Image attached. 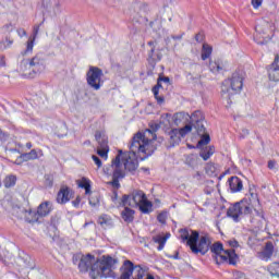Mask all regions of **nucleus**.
Returning <instances> with one entry per match:
<instances>
[{
  "mask_svg": "<svg viewBox=\"0 0 279 279\" xmlns=\"http://www.w3.org/2000/svg\"><path fill=\"white\" fill-rule=\"evenodd\" d=\"M258 206H260L258 194L251 192L248 197L228 208L227 217H230L233 221H239L243 217H250L252 223L257 221L256 228H263L265 216L263 215V210L258 209Z\"/></svg>",
  "mask_w": 279,
  "mask_h": 279,
  "instance_id": "f03ea898",
  "label": "nucleus"
},
{
  "mask_svg": "<svg viewBox=\"0 0 279 279\" xmlns=\"http://www.w3.org/2000/svg\"><path fill=\"white\" fill-rule=\"evenodd\" d=\"M169 239H171V233H166L165 235L159 234L154 238L155 243H158L159 245L157 247L159 252H162V250H165V245L167 244V241H169Z\"/></svg>",
  "mask_w": 279,
  "mask_h": 279,
  "instance_id": "412c9836",
  "label": "nucleus"
},
{
  "mask_svg": "<svg viewBox=\"0 0 279 279\" xmlns=\"http://www.w3.org/2000/svg\"><path fill=\"white\" fill-rule=\"evenodd\" d=\"M46 8L54 15L60 14V2L58 0H50V4H46Z\"/></svg>",
  "mask_w": 279,
  "mask_h": 279,
  "instance_id": "c85d7f7f",
  "label": "nucleus"
},
{
  "mask_svg": "<svg viewBox=\"0 0 279 279\" xmlns=\"http://www.w3.org/2000/svg\"><path fill=\"white\" fill-rule=\"evenodd\" d=\"M213 154H215V148L207 147L205 150L201 153V158H203V160H208L210 156H213Z\"/></svg>",
  "mask_w": 279,
  "mask_h": 279,
  "instance_id": "2f4dec72",
  "label": "nucleus"
},
{
  "mask_svg": "<svg viewBox=\"0 0 279 279\" xmlns=\"http://www.w3.org/2000/svg\"><path fill=\"white\" fill-rule=\"evenodd\" d=\"M89 204H90L92 206H96L95 204H93V201H92V199H89Z\"/></svg>",
  "mask_w": 279,
  "mask_h": 279,
  "instance_id": "e2e57ef3",
  "label": "nucleus"
},
{
  "mask_svg": "<svg viewBox=\"0 0 279 279\" xmlns=\"http://www.w3.org/2000/svg\"><path fill=\"white\" fill-rule=\"evenodd\" d=\"M81 202H82V198H80V196H77L75 198V201L72 202V206H74V208H80Z\"/></svg>",
  "mask_w": 279,
  "mask_h": 279,
  "instance_id": "49530a36",
  "label": "nucleus"
},
{
  "mask_svg": "<svg viewBox=\"0 0 279 279\" xmlns=\"http://www.w3.org/2000/svg\"><path fill=\"white\" fill-rule=\"evenodd\" d=\"M120 206H130V208H138L143 215H149L154 210V204L147 199L145 192L135 190L130 195H124Z\"/></svg>",
  "mask_w": 279,
  "mask_h": 279,
  "instance_id": "423d86ee",
  "label": "nucleus"
},
{
  "mask_svg": "<svg viewBox=\"0 0 279 279\" xmlns=\"http://www.w3.org/2000/svg\"><path fill=\"white\" fill-rule=\"evenodd\" d=\"M169 137H170V144L172 147H175V145H180V143L183 138L179 129L171 130L169 133Z\"/></svg>",
  "mask_w": 279,
  "mask_h": 279,
  "instance_id": "5701e85b",
  "label": "nucleus"
},
{
  "mask_svg": "<svg viewBox=\"0 0 279 279\" xmlns=\"http://www.w3.org/2000/svg\"><path fill=\"white\" fill-rule=\"evenodd\" d=\"M167 217H168L167 211H162L157 216V219L159 223H167Z\"/></svg>",
  "mask_w": 279,
  "mask_h": 279,
  "instance_id": "58836bf2",
  "label": "nucleus"
},
{
  "mask_svg": "<svg viewBox=\"0 0 279 279\" xmlns=\"http://www.w3.org/2000/svg\"><path fill=\"white\" fill-rule=\"evenodd\" d=\"M155 99H157V104H163L165 102L163 97L157 96V97H155Z\"/></svg>",
  "mask_w": 279,
  "mask_h": 279,
  "instance_id": "5fc2aeb1",
  "label": "nucleus"
},
{
  "mask_svg": "<svg viewBox=\"0 0 279 279\" xmlns=\"http://www.w3.org/2000/svg\"><path fill=\"white\" fill-rule=\"evenodd\" d=\"M77 184L80 189H84L85 195H90V181L88 179L82 178Z\"/></svg>",
  "mask_w": 279,
  "mask_h": 279,
  "instance_id": "bb28decb",
  "label": "nucleus"
},
{
  "mask_svg": "<svg viewBox=\"0 0 279 279\" xmlns=\"http://www.w3.org/2000/svg\"><path fill=\"white\" fill-rule=\"evenodd\" d=\"M60 128L63 132L62 133H57V136H59V138H62V136H66V125L61 124Z\"/></svg>",
  "mask_w": 279,
  "mask_h": 279,
  "instance_id": "c03bdc74",
  "label": "nucleus"
},
{
  "mask_svg": "<svg viewBox=\"0 0 279 279\" xmlns=\"http://www.w3.org/2000/svg\"><path fill=\"white\" fill-rule=\"evenodd\" d=\"M228 182L231 193H240V191H243V181H241L239 177H231Z\"/></svg>",
  "mask_w": 279,
  "mask_h": 279,
  "instance_id": "f3484780",
  "label": "nucleus"
},
{
  "mask_svg": "<svg viewBox=\"0 0 279 279\" xmlns=\"http://www.w3.org/2000/svg\"><path fill=\"white\" fill-rule=\"evenodd\" d=\"M124 207L125 208L121 211V217L123 221H125L126 223H132V221H134L135 211L134 209H132L133 207H128V206H124Z\"/></svg>",
  "mask_w": 279,
  "mask_h": 279,
  "instance_id": "b1692460",
  "label": "nucleus"
},
{
  "mask_svg": "<svg viewBox=\"0 0 279 279\" xmlns=\"http://www.w3.org/2000/svg\"><path fill=\"white\" fill-rule=\"evenodd\" d=\"M160 125H163V128H171L173 125L172 116L169 113H165L160 118Z\"/></svg>",
  "mask_w": 279,
  "mask_h": 279,
  "instance_id": "c756f323",
  "label": "nucleus"
},
{
  "mask_svg": "<svg viewBox=\"0 0 279 279\" xmlns=\"http://www.w3.org/2000/svg\"><path fill=\"white\" fill-rule=\"evenodd\" d=\"M226 69V64L221 61H210L209 70L211 73H221Z\"/></svg>",
  "mask_w": 279,
  "mask_h": 279,
  "instance_id": "a878e982",
  "label": "nucleus"
},
{
  "mask_svg": "<svg viewBox=\"0 0 279 279\" xmlns=\"http://www.w3.org/2000/svg\"><path fill=\"white\" fill-rule=\"evenodd\" d=\"M189 123L185 124L183 128L178 129L181 136L184 138V136H186V134H191V132H193V134H197V130L195 129V125H197V123H192L191 120H187Z\"/></svg>",
  "mask_w": 279,
  "mask_h": 279,
  "instance_id": "4be33fe9",
  "label": "nucleus"
},
{
  "mask_svg": "<svg viewBox=\"0 0 279 279\" xmlns=\"http://www.w3.org/2000/svg\"><path fill=\"white\" fill-rule=\"evenodd\" d=\"M16 32H17V36H20V38L27 36V32H25L23 28H19Z\"/></svg>",
  "mask_w": 279,
  "mask_h": 279,
  "instance_id": "09e8293b",
  "label": "nucleus"
},
{
  "mask_svg": "<svg viewBox=\"0 0 279 279\" xmlns=\"http://www.w3.org/2000/svg\"><path fill=\"white\" fill-rule=\"evenodd\" d=\"M4 32H14V25L12 24H7L4 27H3Z\"/></svg>",
  "mask_w": 279,
  "mask_h": 279,
  "instance_id": "de8ad7c7",
  "label": "nucleus"
},
{
  "mask_svg": "<svg viewBox=\"0 0 279 279\" xmlns=\"http://www.w3.org/2000/svg\"><path fill=\"white\" fill-rule=\"evenodd\" d=\"M73 190L69 189L68 186H62L57 195L58 204H68L73 199Z\"/></svg>",
  "mask_w": 279,
  "mask_h": 279,
  "instance_id": "2eb2a0df",
  "label": "nucleus"
},
{
  "mask_svg": "<svg viewBox=\"0 0 279 279\" xmlns=\"http://www.w3.org/2000/svg\"><path fill=\"white\" fill-rule=\"evenodd\" d=\"M271 256H274V244L271 242H267L265 248L258 253V258L267 262Z\"/></svg>",
  "mask_w": 279,
  "mask_h": 279,
  "instance_id": "a211bd4d",
  "label": "nucleus"
},
{
  "mask_svg": "<svg viewBox=\"0 0 279 279\" xmlns=\"http://www.w3.org/2000/svg\"><path fill=\"white\" fill-rule=\"evenodd\" d=\"M13 215H16L19 219L28 221V223H36V221H38V213L32 209H23L21 207L13 208Z\"/></svg>",
  "mask_w": 279,
  "mask_h": 279,
  "instance_id": "4468645a",
  "label": "nucleus"
},
{
  "mask_svg": "<svg viewBox=\"0 0 279 279\" xmlns=\"http://www.w3.org/2000/svg\"><path fill=\"white\" fill-rule=\"evenodd\" d=\"M268 77L270 82H279V65L271 63L268 68Z\"/></svg>",
  "mask_w": 279,
  "mask_h": 279,
  "instance_id": "393cba45",
  "label": "nucleus"
},
{
  "mask_svg": "<svg viewBox=\"0 0 279 279\" xmlns=\"http://www.w3.org/2000/svg\"><path fill=\"white\" fill-rule=\"evenodd\" d=\"M276 66H279V52L275 56V60L272 62Z\"/></svg>",
  "mask_w": 279,
  "mask_h": 279,
  "instance_id": "864d4df0",
  "label": "nucleus"
},
{
  "mask_svg": "<svg viewBox=\"0 0 279 279\" xmlns=\"http://www.w3.org/2000/svg\"><path fill=\"white\" fill-rule=\"evenodd\" d=\"M197 175H199V172H197Z\"/></svg>",
  "mask_w": 279,
  "mask_h": 279,
  "instance_id": "338daca9",
  "label": "nucleus"
},
{
  "mask_svg": "<svg viewBox=\"0 0 279 279\" xmlns=\"http://www.w3.org/2000/svg\"><path fill=\"white\" fill-rule=\"evenodd\" d=\"M162 82H163L165 84H169V77H160V78L158 80V86H160V84H162Z\"/></svg>",
  "mask_w": 279,
  "mask_h": 279,
  "instance_id": "3c124183",
  "label": "nucleus"
},
{
  "mask_svg": "<svg viewBox=\"0 0 279 279\" xmlns=\"http://www.w3.org/2000/svg\"><path fill=\"white\" fill-rule=\"evenodd\" d=\"M27 149H32V143H26Z\"/></svg>",
  "mask_w": 279,
  "mask_h": 279,
  "instance_id": "052dcab7",
  "label": "nucleus"
},
{
  "mask_svg": "<svg viewBox=\"0 0 279 279\" xmlns=\"http://www.w3.org/2000/svg\"><path fill=\"white\" fill-rule=\"evenodd\" d=\"M35 43L36 39L29 37L28 40L26 41V48L24 49V51H22V56H29L31 53H33Z\"/></svg>",
  "mask_w": 279,
  "mask_h": 279,
  "instance_id": "cd10ccee",
  "label": "nucleus"
},
{
  "mask_svg": "<svg viewBox=\"0 0 279 279\" xmlns=\"http://www.w3.org/2000/svg\"><path fill=\"white\" fill-rule=\"evenodd\" d=\"M157 147L156 133L151 132V130L147 129L144 132L136 133L130 145V151L123 153V150H119L111 165L104 167L105 175H112V181L109 184L113 189H119L121 186L119 180L125 178V171H136L138 169V158L140 160H147L149 156H154Z\"/></svg>",
  "mask_w": 279,
  "mask_h": 279,
  "instance_id": "f257e3e1",
  "label": "nucleus"
},
{
  "mask_svg": "<svg viewBox=\"0 0 279 279\" xmlns=\"http://www.w3.org/2000/svg\"><path fill=\"white\" fill-rule=\"evenodd\" d=\"M243 88V77L239 74H233L231 78L223 81L221 85V97L226 99L227 104H230L232 95L241 93Z\"/></svg>",
  "mask_w": 279,
  "mask_h": 279,
  "instance_id": "6e6552de",
  "label": "nucleus"
},
{
  "mask_svg": "<svg viewBox=\"0 0 279 279\" xmlns=\"http://www.w3.org/2000/svg\"><path fill=\"white\" fill-rule=\"evenodd\" d=\"M153 93H154L155 97H158V88H157V87H155V88L153 89Z\"/></svg>",
  "mask_w": 279,
  "mask_h": 279,
  "instance_id": "13d9d810",
  "label": "nucleus"
},
{
  "mask_svg": "<svg viewBox=\"0 0 279 279\" xmlns=\"http://www.w3.org/2000/svg\"><path fill=\"white\" fill-rule=\"evenodd\" d=\"M271 24L262 21L255 26L254 41L257 45H267L271 40V35H269V29Z\"/></svg>",
  "mask_w": 279,
  "mask_h": 279,
  "instance_id": "9d476101",
  "label": "nucleus"
},
{
  "mask_svg": "<svg viewBox=\"0 0 279 279\" xmlns=\"http://www.w3.org/2000/svg\"><path fill=\"white\" fill-rule=\"evenodd\" d=\"M150 51H151L150 58L156 60V57H157V60H162V54H160V53L156 54V51L154 50V48H151Z\"/></svg>",
  "mask_w": 279,
  "mask_h": 279,
  "instance_id": "79ce46f5",
  "label": "nucleus"
},
{
  "mask_svg": "<svg viewBox=\"0 0 279 279\" xmlns=\"http://www.w3.org/2000/svg\"><path fill=\"white\" fill-rule=\"evenodd\" d=\"M210 56H213V47L208 44H204L202 49V60H208Z\"/></svg>",
  "mask_w": 279,
  "mask_h": 279,
  "instance_id": "7c9ffc66",
  "label": "nucleus"
},
{
  "mask_svg": "<svg viewBox=\"0 0 279 279\" xmlns=\"http://www.w3.org/2000/svg\"><path fill=\"white\" fill-rule=\"evenodd\" d=\"M117 258L105 255L99 259L95 256L87 254L81 257L78 269L83 274L89 270V276L93 279L97 278H114V269L117 268Z\"/></svg>",
  "mask_w": 279,
  "mask_h": 279,
  "instance_id": "7ed1b4c3",
  "label": "nucleus"
},
{
  "mask_svg": "<svg viewBox=\"0 0 279 279\" xmlns=\"http://www.w3.org/2000/svg\"><path fill=\"white\" fill-rule=\"evenodd\" d=\"M185 162L189 167H197V155H189Z\"/></svg>",
  "mask_w": 279,
  "mask_h": 279,
  "instance_id": "f704fd0d",
  "label": "nucleus"
},
{
  "mask_svg": "<svg viewBox=\"0 0 279 279\" xmlns=\"http://www.w3.org/2000/svg\"><path fill=\"white\" fill-rule=\"evenodd\" d=\"M183 121L196 123V125L194 124V129L197 135L201 136V141L197 143L198 149L210 143V135L206 133V128L204 126V112L194 111L191 116L186 112H178L172 116V125H180Z\"/></svg>",
  "mask_w": 279,
  "mask_h": 279,
  "instance_id": "20e7f679",
  "label": "nucleus"
},
{
  "mask_svg": "<svg viewBox=\"0 0 279 279\" xmlns=\"http://www.w3.org/2000/svg\"><path fill=\"white\" fill-rule=\"evenodd\" d=\"M52 208L53 207L51 205V202L46 201L38 206L37 216L38 217H47V215H49L51 213Z\"/></svg>",
  "mask_w": 279,
  "mask_h": 279,
  "instance_id": "6ab92c4d",
  "label": "nucleus"
},
{
  "mask_svg": "<svg viewBox=\"0 0 279 279\" xmlns=\"http://www.w3.org/2000/svg\"><path fill=\"white\" fill-rule=\"evenodd\" d=\"M150 27L151 29H154V32H158L160 29V27H162V22L160 20H155L153 22H150Z\"/></svg>",
  "mask_w": 279,
  "mask_h": 279,
  "instance_id": "4c0bfd02",
  "label": "nucleus"
},
{
  "mask_svg": "<svg viewBox=\"0 0 279 279\" xmlns=\"http://www.w3.org/2000/svg\"><path fill=\"white\" fill-rule=\"evenodd\" d=\"M234 279H247V278L245 277V274H243V272H235Z\"/></svg>",
  "mask_w": 279,
  "mask_h": 279,
  "instance_id": "8fccbe9b",
  "label": "nucleus"
},
{
  "mask_svg": "<svg viewBox=\"0 0 279 279\" xmlns=\"http://www.w3.org/2000/svg\"><path fill=\"white\" fill-rule=\"evenodd\" d=\"M38 32H40V25H35L33 28V36L31 38H34V40H36V38L38 37Z\"/></svg>",
  "mask_w": 279,
  "mask_h": 279,
  "instance_id": "a19ab883",
  "label": "nucleus"
},
{
  "mask_svg": "<svg viewBox=\"0 0 279 279\" xmlns=\"http://www.w3.org/2000/svg\"><path fill=\"white\" fill-rule=\"evenodd\" d=\"M14 184H16V177L15 175H8L4 179V186L5 189H11V186H14Z\"/></svg>",
  "mask_w": 279,
  "mask_h": 279,
  "instance_id": "473e14b6",
  "label": "nucleus"
},
{
  "mask_svg": "<svg viewBox=\"0 0 279 279\" xmlns=\"http://www.w3.org/2000/svg\"><path fill=\"white\" fill-rule=\"evenodd\" d=\"M213 254L216 256L217 263H228V265H234L239 260V255L234 250H223L222 243H215L210 247Z\"/></svg>",
  "mask_w": 279,
  "mask_h": 279,
  "instance_id": "1a4fd4ad",
  "label": "nucleus"
},
{
  "mask_svg": "<svg viewBox=\"0 0 279 279\" xmlns=\"http://www.w3.org/2000/svg\"><path fill=\"white\" fill-rule=\"evenodd\" d=\"M92 159L94 160L95 165L98 167V169H101V159H99V157L93 155Z\"/></svg>",
  "mask_w": 279,
  "mask_h": 279,
  "instance_id": "37998d69",
  "label": "nucleus"
},
{
  "mask_svg": "<svg viewBox=\"0 0 279 279\" xmlns=\"http://www.w3.org/2000/svg\"><path fill=\"white\" fill-rule=\"evenodd\" d=\"M180 236L183 243L191 248L193 254H207L210 250V236L199 235L197 231H190L186 229L180 230Z\"/></svg>",
  "mask_w": 279,
  "mask_h": 279,
  "instance_id": "39448f33",
  "label": "nucleus"
},
{
  "mask_svg": "<svg viewBox=\"0 0 279 279\" xmlns=\"http://www.w3.org/2000/svg\"><path fill=\"white\" fill-rule=\"evenodd\" d=\"M43 156V150L32 149L29 153L23 154L15 160V165H22L23 160H36Z\"/></svg>",
  "mask_w": 279,
  "mask_h": 279,
  "instance_id": "dca6fc26",
  "label": "nucleus"
},
{
  "mask_svg": "<svg viewBox=\"0 0 279 279\" xmlns=\"http://www.w3.org/2000/svg\"><path fill=\"white\" fill-rule=\"evenodd\" d=\"M148 45L151 47V45H154V41H149Z\"/></svg>",
  "mask_w": 279,
  "mask_h": 279,
  "instance_id": "0e129e2a",
  "label": "nucleus"
},
{
  "mask_svg": "<svg viewBox=\"0 0 279 279\" xmlns=\"http://www.w3.org/2000/svg\"><path fill=\"white\" fill-rule=\"evenodd\" d=\"M104 71L97 66H90L86 74L87 84L93 90H99L104 86Z\"/></svg>",
  "mask_w": 279,
  "mask_h": 279,
  "instance_id": "9b49d317",
  "label": "nucleus"
},
{
  "mask_svg": "<svg viewBox=\"0 0 279 279\" xmlns=\"http://www.w3.org/2000/svg\"><path fill=\"white\" fill-rule=\"evenodd\" d=\"M251 3L254 8V10H258V8H260V5H263V0H251Z\"/></svg>",
  "mask_w": 279,
  "mask_h": 279,
  "instance_id": "ea45409f",
  "label": "nucleus"
},
{
  "mask_svg": "<svg viewBox=\"0 0 279 279\" xmlns=\"http://www.w3.org/2000/svg\"><path fill=\"white\" fill-rule=\"evenodd\" d=\"M206 173H208V175H217V166H215L214 163L207 165Z\"/></svg>",
  "mask_w": 279,
  "mask_h": 279,
  "instance_id": "e433bc0d",
  "label": "nucleus"
},
{
  "mask_svg": "<svg viewBox=\"0 0 279 279\" xmlns=\"http://www.w3.org/2000/svg\"><path fill=\"white\" fill-rule=\"evenodd\" d=\"M229 247H239V242L236 240H229L227 241Z\"/></svg>",
  "mask_w": 279,
  "mask_h": 279,
  "instance_id": "a18cd8bd",
  "label": "nucleus"
},
{
  "mask_svg": "<svg viewBox=\"0 0 279 279\" xmlns=\"http://www.w3.org/2000/svg\"><path fill=\"white\" fill-rule=\"evenodd\" d=\"M12 45H14V40L10 39V38H7L5 41L0 43V49L1 50L10 49V47H12Z\"/></svg>",
  "mask_w": 279,
  "mask_h": 279,
  "instance_id": "c9c22d12",
  "label": "nucleus"
},
{
  "mask_svg": "<svg viewBox=\"0 0 279 279\" xmlns=\"http://www.w3.org/2000/svg\"><path fill=\"white\" fill-rule=\"evenodd\" d=\"M117 199V193H114V197H113V201Z\"/></svg>",
  "mask_w": 279,
  "mask_h": 279,
  "instance_id": "69168bd1",
  "label": "nucleus"
},
{
  "mask_svg": "<svg viewBox=\"0 0 279 279\" xmlns=\"http://www.w3.org/2000/svg\"><path fill=\"white\" fill-rule=\"evenodd\" d=\"M268 169H271V170L276 169V161L274 160L268 161Z\"/></svg>",
  "mask_w": 279,
  "mask_h": 279,
  "instance_id": "603ef678",
  "label": "nucleus"
},
{
  "mask_svg": "<svg viewBox=\"0 0 279 279\" xmlns=\"http://www.w3.org/2000/svg\"><path fill=\"white\" fill-rule=\"evenodd\" d=\"M124 14H126V16H130V14H132V11H130V9H126V10L124 11Z\"/></svg>",
  "mask_w": 279,
  "mask_h": 279,
  "instance_id": "bf43d9fd",
  "label": "nucleus"
},
{
  "mask_svg": "<svg viewBox=\"0 0 279 279\" xmlns=\"http://www.w3.org/2000/svg\"><path fill=\"white\" fill-rule=\"evenodd\" d=\"M8 135H5V133H3V131L0 130V141H5Z\"/></svg>",
  "mask_w": 279,
  "mask_h": 279,
  "instance_id": "6e6d98bb",
  "label": "nucleus"
},
{
  "mask_svg": "<svg viewBox=\"0 0 279 279\" xmlns=\"http://www.w3.org/2000/svg\"><path fill=\"white\" fill-rule=\"evenodd\" d=\"M45 59L40 53L35 54L33 58L23 59L19 65V71L23 77H36V75L45 73Z\"/></svg>",
  "mask_w": 279,
  "mask_h": 279,
  "instance_id": "0eeeda50",
  "label": "nucleus"
},
{
  "mask_svg": "<svg viewBox=\"0 0 279 279\" xmlns=\"http://www.w3.org/2000/svg\"><path fill=\"white\" fill-rule=\"evenodd\" d=\"M268 271H269L270 276H276V278H279V263H272L268 267Z\"/></svg>",
  "mask_w": 279,
  "mask_h": 279,
  "instance_id": "72a5a7b5",
  "label": "nucleus"
},
{
  "mask_svg": "<svg viewBox=\"0 0 279 279\" xmlns=\"http://www.w3.org/2000/svg\"><path fill=\"white\" fill-rule=\"evenodd\" d=\"M97 223L98 226L102 227L104 230H109V228H112V226H114L112 218L106 214L98 217Z\"/></svg>",
  "mask_w": 279,
  "mask_h": 279,
  "instance_id": "aec40b11",
  "label": "nucleus"
},
{
  "mask_svg": "<svg viewBox=\"0 0 279 279\" xmlns=\"http://www.w3.org/2000/svg\"><path fill=\"white\" fill-rule=\"evenodd\" d=\"M95 138L98 143V156L105 160H108V151H110V147L108 146V135H106L105 131H96Z\"/></svg>",
  "mask_w": 279,
  "mask_h": 279,
  "instance_id": "ddd939ff",
  "label": "nucleus"
},
{
  "mask_svg": "<svg viewBox=\"0 0 279 279\" xmlns=\"http://www.w3.org/2000/svg\"><path fill=\"white\" fill-rule=\"evenodd\" d=\"M135 271L134 279H143L145 278V269L141 266H134V264L130 260H125L122 266V274L120 279H130Z\"/></svg>",
  "mask_w": 279,
  "mask_h": 279,
  "instance_id": "f8f14e48",
  "label": "nucleus"
},
{
  "mask_svg": "<svg viewBox=\"0 0 279 279\" xmlns=\"http://www.w3.org/2000/svg\"><path fill=\"white\" fill-rule=\"evenodd\" d=\"M0 66H5V59L0 58Z\"/></svg>",
  "mask_w": 279,
  "mask_h": 279,
  "instance_id": "4d7b16f0",
  "label": "nucleus"
},
{
  "mask_svg": "<svg viewBox=\"0 0 279 279\" xmlns=\"http://www.w3.org/2000/svg\"><path fill=\"white\" fill-rule=\"evenodd\" d=\"M146 279H154V276L147 275V278H146Z\"/></svg>",
  "mask_w": 279,
  "mask_h": 279,
  "instance_id": "680f3d73",
  "label": "nucleus"
}]
</instances>
